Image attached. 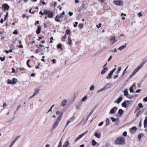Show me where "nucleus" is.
<instances>
[{"mask_svg":"<svg viewBox=\"0 0 147 147\" xmlns=\"http://www.w3.org/2000/svg\"><path fill=\"white\" fill-rule=\"evenodd\" d=\"M106 126L109 125L110 123V120L108 118H107L106 120Z\"/></svg>","mask_w":147,"mask_h":147,"instance_id":"nucleus-26","label":"nucleus"},{"mask_svg":"<svg viewBox=\"0 0 147 147\" xmlns=\"http://www.w3.org/2000/svg\"><path fill=\"white\" fill-rule=\"evenodd\" d=\"M128 95V92L127 89H125L124 92V95L126 96Z\"/></svg>","mask_w":147,"mask_h":147,"instance_id":"nucleus-33","label":"nucleus"},{"mask_svg":"<svg viewBox=\"0 0 147 147\" xmlns=\"http://www.w3.org/2000/svg\"><path fill=\"white\" fill-rule=\"evenodd\" d=\"M94 85H91L90 88V90L91 91L93 90L94 89Z\"/></svg>","mask_w":147,"mask_h":147,"instance_id":"nucleus-38","label":"nucleus"},{"mask_svg":"<svg viewBox=\"0 0 147 147\" xmlns=\"http://www.w3.org/2000/svg\"><path fill=\"white\" fill-rule=\"evenodd\" d=\"M113 74L111 72H110L108 74V76L107 77V79L111 78L112 75Z\"/></svg>","mask_w":147,"mask_h":147,"instance_id":"nucleus-27","label":"nucleus"},{"mask_svg":"<svg viewBox=\"0 0 147 147\" xmlns=\"http://www.w3.org/2000/svg\"><path fill=\"white\" fill-rule=\"evenodd\" d=\"M123 111L121 109H120L118 111V113L121 115H122L123 114Z\"/></svg>","mask_w":147,"mask_h":147,"instance_id":"nucleus-32","label":"nucleus"},{"mask_svg":"<svg viewBox=\"0 0 147 147\" xmlns=\"http://www.w3.org/2000/svg\"><path fill=\"white\" fill-rule=\"evenodd\" d=\"M18 80L16 78H13L12 80L8 79L7 80V83L9 84H15L17 82Z\"/></svg>","mask_w":147,"mask_h":147,"instance_id":"nucleus-3","label":"nucleus"},{"mask_svg":"<svg viewBox=\"0 0 147 147\" xmlns=\"http://www.w3.org/2000/svg\"><path fill=\"white\" fill-rule=\"evenodd\" d=\"M128 67V66H127L125 68V69L124 71H123V73L121 76H123L124 75V74L126 73V72H127V71H126V70L127 69Z\"/></svg>","mask_w":147,"mask_h":147,"instance_id":"nucleus-36","label":"nucleus"},{"mask_svg":"<svg viewBox=\"0 0 147 147\" xmlns=\"http://www.w3.org/2000/svg\"><path fill=\"white\" fill-rule=\"evenodd\" d=\"M117 40L114 36L111 37L109 40V42L111 45H112L117 42Z\"/></svg>","mask_w":147,"mask_h":147,"instance_id":"nucleus-4","label":"nucleus"},{"mask_svg":"<svg viewBox=\"0 0 147 147\" xmlns=\"http://www.w3.org/2000/svg\"><path fill=\"white\" fill-rule=\"evenodd\" d=\"M60 114V112L59 111H57L56 112V114L57 115H59Z\"/></svg>","mask_w":147,"mask_h":147,"instance_id":"nucleus-64","label":"nucleus"},{"mask_svg":"<svg viewBox=\"0 0 147 147\" xmlns=\"http://www.w3.org/2000/svg\"><path fill=\"white\" fill-rule=\"evenodd\" d=\"M111 52H114V53H115V52H117V50L116 49H114V50H111Z\"/></svg>","mask_w":147,"mask_h":147,"instance_id":"nucleus-56","label":"nucleus"},{"mask_svg":"<svg viewBox=\"0 0 147 147\" xmlns=\"http://www.w3.org/2000/svg\"><path fill=\"white\" fill-rule=\"evenodd\" d=\"M69 144V141H66L64 144L63 146V147H67L68 146Z\"/></svg>","mask_w":147,"mask_h":147,"instance_id":"nucleus-19","label":"nucleus"},{"mask_svg":"<svg viewBox=\"0 0 147 147\" xmlns=\"http://www.w3.org/2000/svg\"><path fill=\"white\" fill-rule=\"evenodd\" d=\"M147 117H146L145 118V119L144 120V127L145 128H146L147 127Z\"/></svg>","mask_w":147,"mask_h":147,"instance_id":"nucleus-23","label":"nucleus"},{"mask_svg":"<svg viewBox=\"0 0 147 147\" xmlns=\"http://www.w3.org/2000/svg\"><path fill=\"white\" fill-rule=\"evenodd\" d=\"M61 46L62 45L61 44H59L57 45V47L58 49H61Z\"/></svg>","mask_w":147,"mask_h":147,"instance_id":"nucleus-51","label":"nucleus"},{"mask_svg":"<svg viewBox=\"0 0 147 147\" xmlns=\"http://www.w3.org/2000/svg\"><path fill=\"white\" fill-rule=\"evenodd\" d=\"M139 107L140 108H142L143 107V105L142 103H139L138 104Z\"/></svg>","mask_w":147,"mask_h":147,"instance_id":"nucleus-55","label":"nucleus"},{"mask_svg":"<svg viewBox=\"0 0 147 147\" xmlns=\"http://www.w3.org/2000/svg\"><path fill=\"white\" fill-rule=\"evenodd\" d=\"M126 44H125L124 45H123L119 47L118 49L120 51H121L124 49L126 47Z\"/></svg>","mask_w":147,"mask_h":147,"instance_id":"nucleus-18","label":"nucleus"},{"mask_svg":"<svg viewBox=\"0 0 147 147\" xmlns=\"http://www.w3.org/2000/svg\"><path fill=\"white\" fill-rule=\"evenodd\" d=\"M123 98L122 97L120 96L117 99V100L114 101V103H116L117 104H119L121 101L122 100Z\"/></svg>","mask_w":147,"mask_h":147,"instance_id":"nucleus-11","label":"nucleus"},{"mask_svg":"<svg viewBox=\"0 0 147 147\" xmlns=\"http://www.w3.org/2000/svg\"><path fill=\"white\" fill-rule=\"evenodd\" d=\"M103 123H104V122L103 121H102V122H101L100 123L98 124V126H101L102 125H103Z\"/></svg>","mask_w":147,"mask_h":147,"instance_id":"nucleus-62","label":"nucleus"},{"mask_svg":"<svg viewBox=\"0 0 147 147\" xmlns=\"http://www.w3.org/2000/svg\"><path fill=\"white\" fill-rule=\"evenodd\" d=\"M62 146V141H60L57 147H61Z\"/></svg>","mask_w":147,"mask_h":147,"instance_id":"nucleus-45","label":"nucleus"},{"mask_svg":"<svg viewBox=\"0 0 147 147\" xmlns=\"http://www.w3.org/2000/svg\"><path fill=\"white\" fill-rule=\"evenodd\" d=\"M138 16L139 17H140L142 16V15L141 13V12H140L138 13Z\"/></svg>","mask_w":147,"mask_h":147,"instance_id":"nucleus-59","label":"nucleus"},{"mask_svg":"<svg viewBox=\"0 0 147 147\" xmlns=\"http://www.w3.org/2000/svg\"><path fill=\"white\" fill-rule=\"evenodd\" d=\"M68 43L70 46L72 45V40L70 38V36H69L68 38Z\"/></svg>","mask_w":147,"mask_h":147,"instance_id":"nucleus-22","label":"nucleus"},{"mask_svg":"<svg viewBox=\"0 0 147 147\" xmlns=\"http://www.w3.org/2000/svg\"><path fill=\"white\" fill-rule=\"evenodd\" d=\"M82 103L81 102H80L77 103L76 105V108L78 110H79L80 109V107L82 105Z\"/></svg>","mask_w":147,"mask_h":147,"instance_id":"nucleus-12","label":"nucleus"},{"mask_svg":"<svg viewBox=\"0 0 147 147\" xmlns=\"http://www.w3.org/2000/svg\"><path fill=\"white\" fill-rule=\"evenodd\" d=\"M135 85L134 84L132 86L130 87L129 88V91L130 92H133V86Z\"/></svg>","mask_w":147,"mask_h":147,"instance_id":"nucleus-40","label":"nucleus"},{"mask_svg":"<svg viewBox=\"0 0 147 147\" xmlns=\"http://www.w3.org/2000/svg\"><path fill=\"white\" fill-rule=\"evenodd\" d=\"M115 123L116 125H118L120 123L119 119L118 118L116 119V120L115 122Z\"/></svg>","mask_w":147,"mask_h":147,"instance_id":"nucleus-34","label":"nucleus"},{"mask_svg":"<svg viewBox=\"0 0 147 147\" xmlns=\"http://www.w3.org/2000/svg\"><path fill=\"white\" fill-rule=\"evenodd\" d=\"M136 73L134 71L131 74V75L130 76V77L131 78Z\"/></svg>","mask_w":147,"mask_h":147,"instance_id":"nucleus-52","label":"nucleus"},{"mask_svg":"<svg viewBox=\"0 0 147 147\" xmlns=\"http://www.w3.org/2000/svg\"><path fill=\"white\" fill-rule=\"evenodd\" d=\"M131 129L134 131H136L137 129V128L136 127H133Z\"/></svg>","mask_w":147,"mask_h":147,"instance_id":"nucleus-54","label":"nucleus"},{"mask_svg":"<svg viewBox=\"0 0 147 147\" xmlns=\"http://www.w3.org/2000/svg\"><path fill=\"white\" fill-rule=\"evenodd\" d=\"M62 16L61 15L60 16L57 15V16L55 18V20L57 22H60L61 20H60V19L61 18Z\"/></svg>","mask_w":147,"mask_h":147,"instance_id":"nucleus-8","label":"nucleus"},{"mask_svg":"<svg viewBox=\"0 0 147 147\" xmlns=\"http://www.w3.org/2000/svg\"><path fill=\"white\" fill-rule=\"evenodd\" d=\"M111 86V84L110 83H108L104 87V88L105 90H106L109 88Z\"/></svg>","mask_w":147,"mask_h":147,"instance_id":"nucleus-13","label":"nucleus"},{"mask_svg":"<svg viewBox=\"0 0 147 147\" xmlns=\"http://www.w3.org/2000/svg\"><path fill=\"white\" fill-rule=\"evenodd\" d=\"M102 24L101 23L99 24L98 25H97L96 26V27L98 28H99L100 27H101Z\"/></svg>","mask_w":147,"mask_h":147,"instance_id":"nucleus-49","label":"nucleus"},{"mask_svg":"<svg viewBox=\"0 0 147 147\" xmlns=\"http://www.w3.org/2000/svg\"><path fill=\"white\" fill-rule=\"evenodd\" d=\"M129 101L128 100H126L122 103V106L124 107V108H126L127 107L126 105V104L129 102Z\"/></svg>","mask_w":147,"mask_h":147,"instance_id":"nucleus-9","label":"nucleus"},{"mask_svg":"<svg viewBox=\"0 0 147 147\" xmlns=\"http://www.w3.org/2000/svg\"><path fill=\"white\" fill-rule=\"evenodd\" d=\"M65 33L67 34H69L70 33V30H66Z\"/></svg>","mask_w":147,"mask_h":147,"instance_id":"nucleus-43","label":"nucleus"},{"mask_svg":"<svg viewBox=\"0 0 147 147\" xmlns=\"http://www.w3.org/2000/svg\"><path fill=\"white\" fill-rule=\"evenodd\" d=\"M111 119L112 121L113 122H115L116 120V119H115L114 117H111Z\"/></svg>","mask_w":147,"mask_h":147,"instance_id":"nucleus-44","label":"nucleus"},{"mask_svg":"<svg viewBox=\"0 0 147 147\" xmlns=\"http://www.w3.org/2000/svg\"><path fill=\"white\" fill-rule=\"evenodd\" d=\"M20 136H17L13 141L14 142H16L20 138Z\"/></svg>","mask_w":147,"mask_h":147,"instance_id":"nucleus-39","label":"nucleus"},{"mask_svg":"<svg viewBox=\"0 0 147 147\" xmlns=\"http://www.w3.org/2000/svg\"><path fill=\"white\" fill-rule=\"evenodd\" d=\"M88 132V131H87L83 133V134L79 135L78 137H77L75 140L74 142H76L81 138L84 135L86 134Z\"/></svg>","mask_w":147,"mask_h":147,"instance_id":"nucleus-5","label":"nucleus"},{"mask_svg":"<svg viewBox=\"0 0 147 147\" xmlns=\"http://www.w3.org/2000/svg\"><path fill=\"white\" fill-rule=\"evenodd\" d=\"M88 97L87 96H85L82 98V102H84L87 99Z\"/></svg>","mask_w":147,"mask_h":147,"instance_id":"nucleus-29","label":"nucleus"},{"mask_svg":"<svg viewBox=\"0 0 147 147\" xmlns=\"http://www.w3.org/2000/svg\"><path fill=\"white\" fill-rule=\"evenodd\" d=\"M94 136L95 137L98 138H100L101 137V135L100 134H98L97 132H95L94 134Z\"/></svg>","mask_w":147,"mask_h":147,"instance_id":"nucleus-25","label":"nucleus"},{"mask_svg":"<svg viewBox=\"0 0 147 147\" xmlns=\"http://www.w3.org/2000/svg\"><path fill=\"white\" fill-rule=\"evenodd\" d=\"M105 90V89L104 88H103L100 89H99L97 92L98 93H99L102 91H103L104 90Z\"/></svg>","mask_w":147,"mask_h":147,"instance_id":"nucleus-35","label":"nucleus"},{"mask_svg":"<svg viewBox=\"0 0 147 147\" xmlns=\"http://www.w3.org/2000/svg\"><path fill=\"white\" fill-rule=\"evenodd\" d=\"M94 111V109H92L91 110V111H90V113L87 116L86 119V122L88 120V119L89 117L92 115V114L93 113V112Z\"/></svg>","mask_w":147,"mask_h":147,"instance_id":"nucleus-15","label":"nucleus"},{"mask_svg":"<svg viewBox=\"0 0 147 147\" xmlns=\"http://www.w3.org/2000/svg\"><path fill=\"white\" fill-rule=\"evenodd\" d=\"M117 107H113L110 111L109 113L110 114H113L114 113L115 110L116 111L117 110Z\"/></svg>","mask_w":147,"mask_h":147,"instance_id":"nucleus-7","label":"nucleus"},{"mask_svg":"<svg viewBox=\"0 0 147 147\" xmlns=\"http://www.w3.org/2000/svg\"><path fill=\"white\" fill-rule=\"evenodd\" d=\"M136 73L134 71L131 74V75L130 76V77L131 78Z\"/></svg>","mask_w":147,"mask_h":147,"instance_id":"nucleus-53","label":"nucleus"},{"mask_svg":"<svg viewBox=\"0 0 147 147\" xmlns=\"http://www.w3.org/2000/svg\"><path fill=\"white\" fill-rule=\"evenodd\" d=\"M40 51V49L39 47H38V48L36 50V53H37L38 52Z\"/></svg>","mask_w":147,"mask_h":147,"instance_id":"nucleus-57","label":"nucleus"},{"mask_svg":"<svg viewBox=\"0 0 147 147\" xmlns=\"http://www.w3.org/2000/svg\"><path fill=\"white\" fill-rule=\"evenodd\" d=\"M67 101L66 99L63 100L61 102V105L62 106H65L67 104Z\"/></svg>","mask_w":147,"mask_h":147,"instance_id":"nucleus-16","label":"nucleus"},{"mask_svg":"<svg viewBox=\"0 0 147 147\" xmlns=\"http://www.w3.org/2000/svg\"><path fill=\"white\" fill-rule=\"evenodd\" d=\"M38 91L36 90L35 92L30 97V99H31L32 98H33L36 95L38 94Z\"/></svg>","mask_w":147,"mask_h":147,"instance_id":"nucleus-21","label":"nucleus"},{"mask_svg":"<svg viewBox=\"0 0 147 147\" xmlns=\"http://www.w3.org/2000/svg\"><path fill=\"white\" fill-rule=\"evenodd\" d=\"M13 34H18V32L17 30H15L13 32Z\"/></svg>","mask_w":147,"mask_h":147,"instance_id":"nucleus-60","label":"nucleus"},{"mask_svg":"<svg viewBox=\"0 0 147 147\" xmlns=\"http://www.w3.org/2000/svg\"><path fill=\"white\" fill-rule=\"evenodd\" d=\"M49 18H52L53 17L54 14L53 12L50 11H49V12L48 13L47 15Z\"/></svg>","mask_w":147,"mask_h":147,"instance_id":"nucleus-10","label":"nucleus"},{"mask_svg":"<svg viewBox=\"0 0 147 147\" xmlns=\"http://www.w3.org/2000/svg\"><path fill=\"white\" fill-rule=\"evenodd\" d=\"M112 57L111 55L109 57V59H108V61H109L111 60L112 59Z\"/></svg>","mask_w":147,"mask_h":147,"instance_id":"nucleus-63","label":"nucleus"},{"mask_svg":"<svg viewBox=\"0 0 147 147\" xmlns=\"http://www.w3.org/2000/svg\"><path fill=\"white\" fill-rule=\"evenodd\" d=\"M83 24H80L78 26L79 28L80 29L82 28L83 27Z\"/></svg>","mask_w":147,"mask_h":147,"instance_id":"nucleus-37","label":"nucleus"},{"mask_svg":"<svg viewBox=\"0 0 147 147\" xmlns=\"http://www.w3.org/2000/svg\"><path fill=\"white\" fill-rule=\"evenodd\" d=\"M49 12V11H48L47 10H44V14H46V15H47L48 13Z\"/></svg>","mask_w":147,"mask_h":147,"instance_id":"nucleus-47","label":"nucleus"},{"mask_svg":"<svg viewBox=\"0 0 147 147\" xmlns=\"http://www.w3.org/2000/svg\"><path fill=\"white\" fill-rule=\"evenodd\" d=\"M62 113L63 112H61V113L60 115L59 116L56 121H55L52 127V129H55L57 126V125L59 123V122L61 121V117H62Z\"/></svg>","mask_w":147,"mask_h":147,"instance_id":"nucleus-2","label":"nucleus"},{"mask_svg":"<svg viewBox=\"0 0 147 147\" xmlns=\"http://www.w3.org/2000/svg\"><path fill=\"white\" fill-rule=\"evenodd\" d=\"M3 7L4 9L5 10H7L9 8V5L6 4H3L2 6Z\"/></svg>","mask_w":147,"mask_h":147,"instance_id":"nucleus-14","label":"nucleus"},{"mask_svg":"<svg viewBox=\"0 0 147 147\" xmlns=\"http://www.w3.org/2000/svg\"><path fill=\"white\" fill-rule=\"evenodd\" d=\"M8 12H7L6 15L4 17V20L5 21L7 18L8 17Z\"/></svg>","mask_w":147,"mask_h":147,"instance_id":"nucleus-42","label":"nucleus"},{"mask_svg":"<svg viewBox=\"0 0 147 147\" xmlns=\"http://www.w3.org/2000/svg\"><path fill=\"white\" fill-rule=\"evenodd\" d=\"M21 107V105H17V108L16 109V111H18V109H20V108Z\"/></svg>","mask_w":147,"mask_h":147,"instance_id":"nucleus-48","label":"nucleus"},{"mask_svg":"<svg viewBox=\"0 0 147 147\" xmlns=\"http://www.w3.org/2000/svg\"><path fill=\"white\" fill-rule=\"evenodd\" d=\"M127 133L126 131H124L123 133V135L124 136H127Z\"/></svg>","mask_w":147,"mask_h":147,"instance_id":"nucleus-58","label":"nucleus"},{"mask_svg":"<svg viewBox=\"0 0 147 147\" xmlns=\"http://www.w3.org/2000/svg\"><path fill=\"white\" fill-rule=\"evenodd\" d=\"M115 143L118 144L124 145L125 144V139L122 137H119L115 140Z\"/></svg>","mask_w":147,"mask_h":147,"instance_id":"nucleus-1","label":"nucleus"},{"mask_svg":"<svg viewBox=\"0 0 147 147\" xmlns=\"http://www.w3.org/2000/svg\"><path fill=\"white\" fill-rule=\"evenodd\" d=\"M92 145L94 146H95L97 144V142L94 140L92 141Z\"/></svg>","mask_w":147,"mask_h":147,"instance_id":"nucleus-30","label":"nucleus"},{"mask_svg":"<svg viewBox=\"0 0 147 147\" xmlns=\"http://www.w3.org/2000/svg\"><path fill=\"white\" fill-rule=\"evenodd\" d=\"M144 136V135L143 134H139L138 136V138L139 140H140L141 138Z\"/></svg>","mask_w":147,"mask_h":147,"instance_id":"nucleus-28","label":"nucleus"},{"mask_svg":"<svg viewBox=\"0 0 147 147\" xmlns=\"http://www.w3.org/2000/svg\"><path fill=\"white\" fill-rule=\"evenodd\" d=\"M145 62L144 61L142 62L139 66L141 68L145 64Z\"/></svg>","mask_w":147,"mask_h":147,"instance_id":"nucleus-41","label":"nucleus"},{"mask_svg":"<svg viewBox=\"0 0 147 147\" xmlns=\"http://www.w3.org/2000/svg\"><path fill=\"white\" fill-rule=\"evenodd\" d=\"M108 70V68L107 67H105L102 71L101 74H103L107 71Z\"/></svg>","mask_w":147,"mask_h":147,"instance_id":"nucleus-17","label":"nucleus"},{"mask_svg":"<svg viewBox=\"0 0 147 147\" xmlns=\"http://www.w3.org/2000/svg\"><path fill=\"white\" fill-rule=\"evenodd\" d=\"M41 30V28L40 26H39L38 27L36 31V33L37 34H38L40 33Z\"/></svg>","mask_w":147,"mask_h":147,"instance_id":"nucleus-20","label":"nucleus"},{"mask_svg":"<svg viewBox=\"0 0 147 147\" xmlns=\"http://www.w3.org/2000/svg\"><path fill=\"white\" fill-rule=\"evenodd\" d=\"M75 118L74 117H71L67 121L70 123L73 122L75 119Z\"/></svg>","mask_w":147,"mask_h":147,"instance_id":"nucleus-24","label":"nucleus"},{"mask_svg":"<svg viewBox=\"0 0 147 147\" xmlns=\"http://www.w3.org/2000/svg\"><path fill=\"white\" fill-rule=\"evenodd\" d=\"M75 24L74 25V27H76L77 26L78 24V22H75Z\"/></svg>","mask_w":147,"mask_h":147,"instance_id":"nucleus-61","label":"nucleus"},{"mask_svg":"<svg viewBox=\"0 0 147 147\" xmlns=\"http://www.w3.org/2000/svg\"><path fill=\"white\" fill-rule=\"evenodd\" d=\"M5 58V57L4 56L3 57V58L1 57H0V60L1 61H3L4 60Z\"/></svg>","mask_w":147,"mask_h":147,"instance_id":"nucleus-50","label":"nucleus"},{"mask_svg":"<svg viewBox=\"0 0 147 147\" xmlns=\"http://www.w3.org/2000/svg\"><path fill=\"white\" fill-rule=\"evenodd\" d=\"M113 3L119 6L123 5V2L121 0H115L113 1Z\"/></svg>","mask_w":147,"mask_h":147,"instance_id":"nucleus-6","label":"nucleus"},{"mask_svg":"<svg viewBox=\"0 0 147 147\" xmlns=\"http://www.w3.org/2000/svg\"><path fill=\"white\" fill-rule=\"evenodd\" d=\"M67 36L65 34L64 35V36L62 37V38L61 39V40L62 41H64L65 40V39L67 38Z\"/></svg>","mask_w":147,"mask_h":147,"instance_id":"nucleus-31","label":"nucleus"},{"mask_svg":"<svg viewBox=\"0 0 147 147\" xmlns=\"http://www.w3.org/2000/svg\"><path fill=\"white\" fill-rule=\"evenodd\" d=\"M30 60H28L27 62V65L29 67H31V66L29 65V62H30Z\"/></svg>","mask_w":147,"mask_h":147,"instance_id":"nucleus-46","label":"nucleus"}]
</instances>
